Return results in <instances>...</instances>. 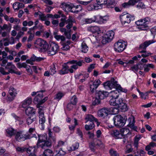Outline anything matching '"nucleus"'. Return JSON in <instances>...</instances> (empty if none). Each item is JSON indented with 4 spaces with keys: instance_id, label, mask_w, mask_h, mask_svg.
<instances>
[{
    "instance_id": "1",
    "label": "nucleus",
    "mask_w": 156,
    "mask_h": 156,
    "mask_svg": "<svg viewBox=\"0 0 156 156\" xmlns=\"http://www.w3.org/2000/svg\"><path fill=\"white\" fill-rule=\"evenodd\" d=\"M109 103L111 105L115 106L116 108L113 109V111H116L115 113L118 112L119 110L125 112L128 110L126 104L123 102V100L121 98H112Z\"/></svg>"
},
{
    "instance_id": "2",
    "label": "nucleus",
    "mask_w": 156,
    "mask_h": 156,
    "mask_svg": "<svg viewBox=\"0 0 156 156\" xmlns=\"http://www.w3.org/2000/svg\"><path fill=\"white\" fill-rule=\"evenodd\" d=\"M47 138L46 135H38V139L37 143V147H40L42 149H45L47 147L51 146V143L48 140H47Z\"/></svg>"
},
{
    "instance_id": "3",
    "label": "nucleus",
    "mask_w": 156,
    "mask_h": 156,
    "mask_svg": "<svg viewBox=\"0 0 156 156\" xmlns=\"http://www.w3.org/2000/svg\"><path fill=\"white\" fill-rule=\"evenodd\" d=\"M117 82L113 78H112L110 81H108L104 83V86L106 88L107 87L110 89L113 88H116L119 90L126 93L127 90L125 89L122 88L119 84H117Z\"/></svg>"
},
{
    "instance_id": "4",
    "label": "nucleus",
    "mask_w": 156,
    "mask_h": 156,
    "mask_svg": "<svg viewBox=\"0 0 156 156\" xmlns=\"http://www.w3.org/2000/svg\"><path fill=\"white\" fill-rule=\"evenodd\" d=\"M62 16L63 18L61 19V22H60L59 24V26L62 27L64 26L65 24L66 23L67 24L66 26V28L68 30L70 29L73 26V23L76 22L74 19L71 16H69L67 20L64 15L62 14Z\"/></svg>"
},
{
    "instance_id": "5",
    "label": "nucleus",
    "mask_w": 156,
    "mask_h": 156,
    "mask_svg": "<svg viewBox=\"0 0 156 156\" xmlns=\"http://www.w3.org/2000/svg\"><path fill=\"white\" fill-rule=\"evenodd\" d=\"M48 48L46 51L49 55H53L56 54L59 50V47L58 45L54 42H52L48 44Z\"/></svg>"
},
{
    "instance_id": "6",
    "label": "nucleus",
    "mask_w": 156,
    "mask_h": 156,
    "mask_svg": "<svg viewBox=\"0 0 156 156\" xmlns=\"http://www.w3.org/2000/svg\"><path fill=\"white\" fill-rule=\"evenodd\" d=\"M126 119L120 115L115 116L113 119L115 126L119 127H123L125 124Z\"/></svg>"
},
{
    "instance_id": "7",
    "label": "nucleus",
    "mask_w": 156,
    "mask_h": 156,
    "mask_svg": "<svg viewBox=\"0 0 156 156\" xmlns=\"http://www.w3.org/2000/svg\"><path fill=\"white\" fill-rule=\"evenodd\" d=\"M35 47L41 48L44 51H46L47 48L48 47V44L45 41L41 38H38L34 42Z\"/></svg>"
},
{
    "instance_id": "8",
    "label": "nucleus",
    "mask_w": 156,
    "mask_h": 156,
    "mask_svg": "<svg viewBox=\"0 0 156 156\" xmlns=\"http://www.w3.org/2000/svg\"><path fill=\"white\" fill-rule=\"evenodd\" d=\"M45 91V90H41L39 92V93L34 98V102L36 104L37 103V105L39 106L44 103L48 99V97H46L43 99H42L43 97V92Z\"/></svg>"
},
{
    "instance_id": "9",
    "label": "nucleus",
    "mask_w": 156,
    "mask_h": 156,
    "mask_svg": "<svg viewBox=\"0 0 156 156\" xmlns=\"http://www.w3.org/2000/svg\"><path fill=\"white\" fill-rule=\"evenodd\" d=\"M35 135L33 136L30 134L22 135L21 132H17L16 134L15 139L18 141H23L28 139H30L33 137H35Z\"/></svg>"
},
{
    "instance_id": "10",
    "label": "nucleus",
    "mask_w": 156,
    "mask_h": 156,
    "mask_svg": "<svg viewBox=\"0 0 156 156\" xmlns=\"http://www.w3.org/2000/svg\"><path fill=\"white\" fill-rule=\"evenodd\" d=\"M126 45V44L124 42H122L118 41L114 44V49L116 51L121 52L124 50Z\"/></svg>"
},
{
    "instance_id": "11",
    "label": "nucleus",
    "mask_w": 156,
    "mask_h": 156,
    "mask_svg": "<svg viewBox=\"0 0 156 156\" xmlns=\"http://www.w3.org/2000/svg\"><path fill=\"white\" fill-rule=\"evenodd\" d=\"M132 16L129 14L121 15L120 16V20L122 25H126L131 21Z\"/></svg>"
},
{
    "instance_id": "12",
    "label": "nucleus",
    "mask_w": 156,
    "mask_h": 156,
    "mask_svg": "<svg viewBox=\"0 0 156 156\" xmlns=\"http://www.w3.org/2000/svg\"><path fill=\"white\" fill-rule=\"evenodd\" d=\"M103 144L102 143L101 141L97 140L96 142L95 143L93 142H92L89 144V147L90 150L93 151L94 152L96 149L99 147H102Z\"/></svg>"
},
{
    "instance_id": "13",
    "label": "nucleus",
    "mask_w": 156,
    "mask_h": 156,
    "mask_svg": "<svg viewBox=\"0 0 156 156\" xmlns=\"http://www.w3.org/2000/svg\"><path fill=\"white\" fill-rule=\"evenodd\" d=\"M9 93L11 97L8 96V100L10 101H12L14 99L16 94H17L16 90L12 87H10Z\"/></svg>"
},
{
    "instance_id": "14",
    "label": "nucleus",
    "mask_w": 156,
    "mask_h": 156,
    "mask_svg": "<svg viewBox=\"0 0 156 156\" xmlns=\"http://www.w3.org/2000/svg\"><path fill=\"white\" fill-rule=\"evenodd\" d=\"M108 94L109 93L107 91L100 90L96 92L95 95L97 98L101 100L107 97Z\"/></svg>"
},
{
    "instance_id": "15",
    "label": "nucleus",
    "mask_w": 156,
    "mask_h": 156,
    "mask_svg": "<svg viewBox=\"0 0 156 156\" xmlns=\"http://www.w3.org/2000/svg\"><path fill=\"white\" fill-rule=\"evenodd\" d=\"M109 112V111L108 108H104L98 111V115L99 117L104 118L108 115Z\"/></svg>"
},
{
    "instance_id": "16",
    "label": "nucleus",
    "mask_w": 156,
    "mask_h": 156,
    "mask_svg": "<svg viewBox=\"0 0 156 156\" xmlns=\"http://www.w3.org/2000/svg\"><path fill=\"white\" fill-rule=\"evenodd\" d=\"M100 81L99 80H96L92 83L90 85V88L91 92L93 93L96 91V89L100 85Z\"/></svg>"
},
{
    "instance_id": "17",
    "label": "nucleus",
    "mask_w": 156,
    "mask_h": 156,
    "mask_svg": "<svg viewBox=\"0 0 156 156\" xmlns=\"http://www.w3.org/2000/svg\"><path fill=\"white\" fill-rule=\"evenodd\" d=\"M0 72L3 75H6L9 74L10 73H15L18 75H20L21 74V73L20 71H15L14 69H13L12 70H11L10 72H6L5 71L4 69L1 67L0 68Z\"/></svg>"
},
{
    "instance_id": "18",
    "label": "nucleus",
    "mask_w": 156,
    "mask_h": 156,
    "mask_svg": "<svg viewBox=\"0 0 156 156\" xmlns=\"http://www.w3.org/2000/svg\"><path fill=\"white\" fill-rule=\"evenodd\" d=\"M116 4L115 0H107L106 2L103 5H106V7L108 8H112L114 7Z\"/></svg>"
},
{
    "instance_id": "19",
    "label": "nucleus",
    "mask_w": 156,
    "mask_h": 156,
    "mask_svg": "<svg viewBox=\"0 0 156 156\" xmlns=\"http://www.w3.org/2000/svg\"><path fill=\"white\" fill-rule=\"evenodd\" d=\"M60 7L62 9L66 12H67L68 11H71L72 7L68 4L65 3H62Z\"/></svg>"
},
{
    "instance_id": "20",
    "label": "nucleus",
    "mask_w": 156,
    "mask_h": 156,
    "mask_svg": "<svg viewBox=\"0 0 156 156\" xmlns=\"http://www.w3.org/2000/svg\"><path fill=\"white\" fill-rule=\"evenodd\" d=\"M88 30L93 33H97L98 34L100 33L99 27L97 26L90 27L88 28Z\"/></svg>"
},
{
    "instance_id": "21",
    "label": "nucleus",
    "mask_w": 156,
    "mask_h": 156,
    "mask_svg": "<svg viewBox=\"0 0 156 156\" xmlns=\"http://www.w3.org/2000/svg\"><path fill=\"white\" fill-rule=\"evenodd\" d=\"M153 40H150L144 42L143 43L141 44L139 47L140 49L145 50L146 48L150 44L153 43Z\"/></svg>"
},
{
    "instance_id": "22",
    "label": "nucleus",
    "mask_w": 156,
    "mask_h": 156,
    "mask_svg": "<svg viewBox=\"0 0 156 156\" xmlns=\"http://www.w3.org/2000/svg\"><path fill=\"white\" fill-rule=\"evenodd\" d=\"M60 31L62 32H64V35L67 38L69 39L71 38L70 32L71 30L68 29L67 30L66 28H62L60 29Z\"/></svg>"
},
{
    "instance_id": "23",
    "label": "nucleus",
    "mask_w": 156,
    "mask_h": 156,
    "mask_svg": "<svg viewBox=\"0 0 156 156\" xmlns=\"http://www.w3.org/2000/svg\"><path fill=\"white\" fill-rule=\"evenodd\" d=\"M35 111L34 108L30 107H28L25 110V112L27 115H33V114H35Z\"/></svg>"
},
{
    "instance_id": "24",
    "label": "nucleus",
    "mask_w": 156,
    "mask_h": 156,
    "mask_svg": "<svg viewBox=\"0 0 156 156\" xmlns=\"http://www.w3.org/2000/svg\"><path fill=\"white\" fill-rule=\"evenodd\" d=\"M108 19V17L106 16H96V20H97L98 21H97V22L101 24L103 23L105 21H106Z\"/></svg>"
},
{
    "instance_id": "25",
    "label": "nucleus",
    "mask_w": 156,
    "mask_h": 156,
    "mask_svg": "<svg viewBox=\"0 0 156 156\" xmlns=\"http://www.w3.org/2000/svg\"><path fill=\"white\" fill-rule=\"evenodd\" d=\"M115 90L112 91L110 92V94H111V97L112 98L116 99L118 98V97L119 94V90L116 88H115Z\"/></svg>"
},
{
    "instance_id": "26",
    "label": "nucleus",
    "mask_w": 156,
    "mask_h": 156,
    "mask_svg": "<svg viewBox=\"0 0 156 156\" xmlns=\"http://www.w3.org/2000/svg\"><path fill=\"white\" fill-rule=\"evenodd\" d=\"M112 135L115 138H121L122 137V135L121 133L118 130H114L112 132Z\"/></svg>"
},
{
    "instance_id": "27",
    "label": "nucleus",
    "mask_w": 156,
    "mask_h": 156,
    "mask_svg": "<svg viewBox=\"0 0 156 156\" xmlns=\"http://www.w3.org/2000/svg\"><path fill=\"white\" fill-rule=\"evenodd\" d=\"M98 5L100 6V5L98 4L97 2V3H91L87 6V9L89 11L98 9L99 7Z\"/></svg>"
},
{
    "instance_id": "28",
    "label": "nucleus",
    "mask_w": 156,
    "mask_h": 156,
    "mask_svg": "<svg viewBox=\"0 0 156 156\" xmlns=\"http://www.w3.org/2000/svg\"><path fill=\"white\" fill-rule=\"evenodd\" d=\"M85 120H86V123H87L88 121L93 122L95 121L97 122V119H95L93 115L91 114H87L86 115L85 118Z\"/></svg>"
},
{
    "instance_id": "29",
    "label": "nucleus",
    "mask_w": 156,
    "mask_h": 156,
    "mask_svg": "<svg viewBox=\"0 0 156 156\" xmlns=\"http://www.w3.org/2000/svg\"><path fill=\"white\" fill-rule=\"evenodd\" d=\"M5 69L8 70V72H10L11 70H12L13 69H17L15 66L12 64V62L8 63L5 67Z\"/></svg>"
},
{
    "instance_id": "30",
    "label": "nucleus",
    "mask_w": 156,
    "mask_h": 156,
    "mask_svg": "<svg viewBox=\"0 0 156 156\" xmlns=\"http://www.w3.org/2000/svg\"><path fill=\"white\" fill-rule=\"evenodd\" d=\"M121 132L122 135V137L123 136H126L127 135L131 134V133L129 129L127 128H122L121 130Z\"/></svg>"
},
{
    "instance_id": "31",
    "label": "nucleus",
    "mask_w": 156,
    "mask_h": 156,
    "mask_svg": "<svg viewBox=\"0 0 156 156\" xmlns=\"http://www.w3.org/2000/svg\"><path fill=\"white\" fill-rule=\"evenodd\" d=\"M6 132L9 136H10L16 135V131L12 128H9L7 129L6 130Z\"/></svg>"
},
{
    "instance_id": "32",
    "label": "nucleus",
    "mask_w": 156,
    "mask_h": 156,
    "mask_svg": "<svg viewBox=\"0 0 156 156\" xmlns=\"http://www.w3.org/2000/svg\"><path fill=\"white\" fill-rule=\"evenodd\" d=\"M40 119L39 120V124L41 126V129L44 130V123L45 122V119L44 116L40 115L39 116Z\"/></svg>"
},
{
    "instance_id": "33",
    "label": "nucleus",
    "mask_w": 156,
    "mask_h": 156,
    "mask_svg": "<svg viewBox=\"0 0 156 156\" xmlns=\"http://www.w3.org/2000/svg\"><path fill=\"white\" fill-rule=\"evenodd\" d=\"M36 119L35 114H33V115H30V117L27 118V122L28 125L31 124Z\"/></svg>"
},
{
    "instance_id": "34",
    "label": "nucleus",
    "mask_w": 156,
    "mask_h": 156,
    "mask_svg": "<svg viewBox=\"0 0 156 156\" xmlns=\"http://www.w3.org/2000/svg\"><path fill=\"white\" fill-rule=\"evenodd\" d=\"M114 35V33L112 30L107 32L105 34L106 36L105 37L110 39L111 41L113 38Z\"/></svg>"
},
{
    "instance_id": "35",
    "label": "nucleus",
    "mask_w": 156,
    "mask_h": 156,
    "mask_svg": "<svg viewBox=\"0 0 156 156\" xmlns=\"http://www.w3.org/2000/svg\"><path fill=\"white\" fill-rule=\"evenodd\" d=\"M53 151L50 149H46L44 151L43 156H52Z\"/></svg>"
},
{
    "instance_id": "36",
    "label": "nucleus",
    "mask_w": 156,
    "mask_h": 156,
    "mask_svg": "<svg viewBox=\"0 0 156 156\" xmlns=\"http://www.w3.org/2000/svg\"><path fill=\"white\" fill-rule=\"evenodd\" d=\"M84 62L83 60L78 61L77 60H73L67 62V63H70L72 64H76L77 66H81L82 65V63Z\"/></svg>"
},
{
    "instance_id": "37",
    "label": "nucleus",
    "mask_w": 156,
    "mask_h": 156,
    "mask_svg": "<svg viewBox=\"0 0 156 156\" xmlns=\"http://www.w3.org/2000/svg\"><path fill=\"white\" fill-rule=\"evenodd\" d=\"M32 102V98H28L25 100L23 102L22 105L23 107H25V105H29Z\"/></svg>"
},
{
    "instance_id": "38",
    "label": "nucleus",
    "mask_w": 156,
    "mask_h": 156,
    "mask_svg": "<svg viewBox=\"0 0 156 156\" xmlns=\"http://www.w3.org/2000/svg\"><path fill=\"white\" fill-rule=\"evenodd\" d=\"M85 21L87 23H90L92 22H97L98 21L96 20V16H94V18H93L85 19Z\"/></svg>"
},
{
    "instance_id": "39",
    "label": "nucleus",
    "mask_w": 156,
    "mask_h": 156,
    "mask_svg": "<svg viewBox=\"0 0 156 156\" xmlns=\"http://www.w3.org/2000/svg\"><path fill=\"white\" fill-rule=\"evenodd\" d=\"M79 147V144L78 143H75L72 146L68 148L69 151H71L75 150L78 148Z\"/></svg>"
},
{
    "instance_id": "40",
    "label": "nucleus",
    "mask_w": 156,
    "mask_h": 156,
    "mask_svg": "<svg viewBox=\"0 0 156 156\" xmlns=\"http://www.w3.org/2000/svg\"><path fill=\"white\" fill-rule=\"evenodd\" d=\"M37 108H38V113L39 114V116L40 115L42 116H44V108L41 106L40 105L39 106L37 105Z\"/></svg>"
},
{
    "instance_id": "41",
    "label": "nucleus",
    "mask_w": 156,
    "mask_h": 156,
    "mask_svg": "<svg viewBox=\"0 0 156 156\" xmlns=\"http://www.w3.org/2000/svg\"><path fill=\"white\" fill-rule=\"evenodd\" d=\"M82 51L84 53H86L88 51V47L86 44L84 42H83L82 43Z\"/></svg>"
},
{
    "instance_id": "42",
    "label": "nucleus",
    "mask_w": 156,
    "mask_h": 156,
    "mask_svg": "<svg viewBox=\"0 0 156 156\" xmlns=\"http://www.w3.org/2000/svg\"><path fill=\"white\" fill-rule=\"evenodd\" d=\"M147 24V23H143V24H141L140 26H138V28L141 30H146L148 29V27Z\"/></svg>"
},
{
    "instance_id": "43",
    "label": "nucleus",
    "mask_w": 156,
    "mask_h": 156,
    "mask_svg": "<svg viewBox=\"0 0 156 156\" xmlns=\"http://www.w3.org/2000/svg\"><path fill=\"white\" fill-rule=\"evenodd\" d=\"M90 122L91 123L89 125H85V129L87 130L91 129L94 126V125L93 122Z\"/></svg>"
},
{
    "instance_id": "44",
    "label": "nucleus",
    "mask_w": 156,
    "mask_h": 156,
    "mask_svg": "<svg viewBox=\"0 0 156 156\" xmlns=\"http://www.w3.org/2000/svg\"><path fill=\"white\" fill-rule=\"evenodd\" d=\"M101 100L99 98H97L95 95V98L94 99L92 102V105H98L101 103Z\"/></svg>"
},
{
    "instance_id": "45",
    "label": "nucleus",
    "mask_w": 156,
    "mask_h": 156,
    "mask_svg": "<svg viewBox=\"0 0 156 156\" xmlns=\"http://www.w3.org/2000/svg\"><path fill=\"white\" fill-rule=\"evenodd\" d=\"M27 150L25 151L27 152L30 154H33L34 153L35 150V147H30L28 148H26Z\"/></svg>"
},
{
    "instance_id": "46",
    "label": "nucleus",
    "mask_w": 156,
    "mask_h": 156,
    "mask_svg": "<svg viewBox=\"0 0 156 156\" xmlns=\"http://www.w3.org/2000/svg\"><path fill=\"white\" fill-rule=\"evenodd\" d=\"M135 121L133 119L132 122H130L129 124V126L131 129L134 130H136L137 129V127L134 126V123Z\"/></svg>"
},
{
    "instance_id": "47",
    "label": "nucleus",
    "mask_w": 156,
    "mask_h": 156,
    "mask_svg": "<svg viewBox=\"0 0 156 156\" xmlns=\"http://www.w3.org/2000/svg\"><path fill=\"white\" fill-rule=\"evenodd\" d=\"M139 52L141 53H142V54L141 55V56L144 58L148 56L150 54L149 53L147 52L145 50H143L140 51Z\"/></svg>"
},
{
    "instance_id": "48",
    "label": "nucleus",
    "mask_w": 156,
    "mask_h": 156,
    "mask_svg": "<svg viewBox=\"0 0 156 156\" xmlns=\"http://www.w3.org/2000/svg\"><path fill=\"white\" fill-rule=\"evenodd\" d=\"M69 71V70H67L64 67H62V69L59 71V73L61 75H63L67 73Z\"/></svg>"
},
{
    "instance_id": "49",
    "label": "nucleus",
    "mask_w": 156,
    "mask_h": 156,
    "mask_svg": "<svg viewBox=\"0 0 156 156\" xmlns=\"http://www.w3.org/2000/svg\"><path fill=\"white\" fill-rule=\"evenodd\" d=\"M57 154L59 156H64L66 154V152L62 150L61 148L59 149V150H56Z\"/></svg>"
},
{
    "instance_id": "50",
    "label": "nucleus",
    "mask_w": 156,
    "mask_h": 156,
    "mask_svg": "<svg viewBox=\"0 0 156 156\" xmlns=\"http://www.w3.org/2000/svg\"><path fill=\"white\" fill-rule=\"evenodd\" d=\"M16 150L19 152H20L21 153L27 150L26 147H18L16 148Z\"/></svg>"
},
{
    "instance_id": "51",
    "label": "nucleus",
    "mask_w": 156,
    "mask_h": 156,
    "mask_svg": "<svg viewBox=\"0 0 156 156\" xmlns=\"http://www.w3.org/2000/svg\"><path fill=\"white\" fill-rule=\"evenodd\" d=\"M27 64L24 62H23L21 63L20 62H19L17 64V67L19 68H21L22 67H24V68H27Z\"/></svg>"
},
{
    "instance_id": "52",
    "label": "nucleus",
    "mask_w": 156,
    "mask_h": 156,
    "mask_svg": "<svg viewBox=\"0 0 156 156\" xmlns=\"http://www.w3.org/2000/svg\"><path fill=\"white\" fill-rule=\"evenodd\" d=\"M109 153L112 156H119V154L116 151L112 149H111L109 150Z\"/></svg>"
},
{
    "instance_id": "53",
    "label": "nucleus",
    "mask_w": 156,
    "mask_h": 156,
    "mask_svg": "<svg viewBox=\"0 0 156 156\" xmlns=\"http://www.w3.org/2000/svg\"><path fill=\"white\" fill-rule=\"evenodd\" d=\"M105 35H104L102 37V43L103 44H105L107 43H108L111 41L110 39H108V38H106L105 37Z\"/></svg>"
},
{
    "instance_id": "54",
    "label": "nucleus",
    "mask_w": 156,
    "mask_h": 156,
    "mask_svg": "<svg viewBox=\"0 0 156 156\" xmlns=\"http://www.w3.org/2000/svg\"><path fill=\"white\" fill-rule=\"evenodd\" d=\"M141 0H130L128 2L129 5H134L136 3L138 2V1H140Z\"/></svg>"
},
{
    "instance_id": "55",
    "label": "nucleus",
    "mask_w": 156,
    "mask_h": 156,
    "mask_svg": "<svg viewBox=\"0 0 156 156\" xmlns=\"http://www.w3.org/2000/svg\"><path fill=\"white\" fill-rule=\"evenodd\" d=\"M78 8H80L79 10H74L73 9V8L72 7V9L71 11H70L73 13H78L80 11H81L82 9L81 6L80 5H77L76 7V9Z\"/></svg>"
},
{
    "instance_id": "56",
    "label": "nucleus",
    "mask_w": 156,
    "mask_h": 156,
    "mask_svg": "<svg viewBox=\"0 0 156 156\" xmlns=\"http://www.w3.org/2000/svg\"><path fill=\"white\" fill-rule=\"evenodd\" d=\"M78 68L77 65H73L71 66V68L69 69V71L71 73L73 72V69H74L75 70L76 69Z\"/></svg>"
},
{
    "instance_id": "57",
    "label": "nucleus",
    "mask_w": 156,
    "mask_h": 156,
    "mask_svg": "<svg viewBox=\"0 0 156 156\" xmlns=\"http://www.w3.org/2000/svg\"><path fill=\"white\" fill-rule=\"evenodd\" d=\"M48 135L49 137L52 139L54 141H55V137L53 136V133L51 131V129L50 128H48Z\"/></svg>"
},
{
    "instance_id": "58",
    "label": "nucleus",
    "mask_w": 156,
    "mask_h": 156,
    "mask_svg": "<svg viewBox=\"0 0 156 156\" xmlns=\"http://www.w3.org/2000/svg\"><path fill=\"white\" fill-rule=\"evenodd\" d=\"M64 95V94L62 93H58L56 95L55 98L59 100L61 99Z\"/></svg>"
},
{
    "instance_id": "59",
    "label": "nucleus",
    "mask_w": 156,
    "mask_h": 156,
    "mask_svg": "<svg viewBox=\"0 0 156 156\" xmlns=\"http://www.w3.org/2000/svg\"><path fill=\"white\" fill-rule=\"evenodd\" d=\"M55 65L54 64H53V68H51L50 71H49L51 75H54L56 72V71L55 70Z\"/></svg>"
},
{
    "instance_id": "60",
    "label": "nucleus",
    "mask_w": 156,
    "mask_h": 156,
    "mask_svg": "<svg viewBox=\"0 0 156 156\" xmlns=\"http://www.w3.org/2000/svg\"><path fill=\"white\" fill-rule=\"evenodd\" d=\"M63 47L62 49L64 50H67L69 48V46L68 44H67L66 43H63L62 44Z\"/></svg>"
},
{
    "instance_id": "61",
    "label": "nucleus",
    "mask_w": 156,
    "mask_h": 156,
    "mask_svg": "<svg viewBox=\"0 0 156 156\" xmlns=\"http://www.w3.org/2000/svg\"><path fill=\"white\" fill-rule=\"evenodd\" d=\"M73 105H74L71 102L69 103L67 105V108L69 111L71 110L73 108Z\"/></svg>"
},
{
    "instance_id": "62",
    "label": "nucleus",
    "mask_w": 156,
    "mask_h": 156,
    "mask_svg": "<svg viewBox=\"0 0 156 156\" xmlns=\"http://www.w3.org/2000/svg\"><path fill=\"white\" fill-rule=\"evenodd\" d=\"M51 23L53 27H56L58 25V20H53L51 22Z\"/></svg>"
},
{
    "instance_id": "63",
    "label": "nucleus",
    "mask_w": 156,
    "mask_h": 156,
    "mask_svg": "<svg viewBox=\"0 0 156 156\" xmlns=\"http://www.w3.org/2000/svg\"><path fill=\"white\" fill-rule=\"evenodd\" d=\"M17 3H18V2H15L13 4V8L15 10H18L19 9L18 4Z\"/></svg>"
},
{
    "instance_id": "64",
    "label": "nucleus",
    "mask_w": 156,
    "mask_h": 156,
    "mask_svg": "<svg viewBox=\"0 0 156 156\" xmlns=\"http://www.w3.org/2000/svg\"><path fill=\"white\" fill-rule=\"evenodd\" d=\"M77 2L80 4L84 5H86L90 3V2H84L81 1L80 0H77Z\"/></svg>"
}]
</instances>
